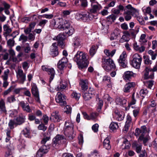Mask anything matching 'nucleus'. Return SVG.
<instances>
[{
	"label": "nucleus",
	"mask_w": 157,
	"mask_h": 157,
	"mask_svg": "<svg viewBox=\"0 0 157 157\" xmlns=\"http://www.w3.org/2000/svg\"><path fill=\"white\" fill-rule=\"evenodd\" d=\"M134 74L131 71H127L125 72L124 74L123 77L125 80H128L129 78L133 76Z\"/></svg>",
	"instance_id": "c756f323"
},
{
	"label": "nucleus",
	"mask_w": 157,
	"mask_h": 157,
	"mask_svg": "<svg viewBox=\"0 0 157 157\" xmlns=\"http://www.w3.org/2000/svg\"><path fill=\"white\" fill-rule=\"evenodd\" d=\"M66 38V36L64 33H60L56 37H55L53 38V40H57L60 44V45L61 46V47L62 48L64 47V45L62 41L64 40Z\"/></svg>",
	"instance_id": "4468645a"
},
{
	"label": "nucleus",
	"mask_w": 157,
	"mask_h": 157,
	"mask_svg": "<svg viewBox=\"0 0 157 157\" xmlns=\"http://www.w3.org/2000/svg\"><path fill=\"white\" fill-rule=\"evenodd\" d=\"M140 110V108L137 107L133 111V114L135 117H136L138 115Z\"/></svg>",
	"instance_id": "e2e57ef3"
},
{
	"label": "nucleus",
	"mask_w": 157,
	"mask_h": 157,
	"mask_svg": "<svg viewBox=\"0 0 157 157\" xmlns=\"http://www.w3.org/2000/svg\"><path fill=\"white\" fill-rule=\"evenodd\" d=\"M86 16V14H82L81 13H77L76 15V18L77 17H78L77 18V19H79L80 18L82 19L84 21L85 19L86 18V17L85 16Z\"/></svg>",
	"instance_id": "bf43d9fd"
},
{
	"label": "nucleus",
	"mask_w": 157,
	"mask_h": 157,
	"mask_svg": "<svg viewBox=\"0 0 157 157\" xmlns=\"http://www.w3.org/2000/svg\"><path fill=\"white\" fill-rule=\"evenodd\" d=\"M124 13L133 14L137 12L136 10L131 5L129 4L125 7L124 9Z\"/></svg>",
	"instance_id": "2eb2a0df"
},
{
	"label": "nucleus",
	"mask_w": 157,
	"mask_h": 157,
	"mask_svg": "<svg viewBox=\"0 0 157 157\" xmlns=\"http://www.w3.org/2000/svg\"><path fill=\"white\" fill-rule=\"evenodd\" d=\"M96 101L98 102V111H99L103 106V102L102 100L99 98L98 96L97 97Z\"/></svg>",
	"instance_id": "e433bc0d"
},
{
	"label": "nucleus",
	"mask_w": 157,
	"mask_h": 157,
	"mask_svg": "<svg viewBox=\"0 0 157 157\" xmlns=\"http://www.w3.org/2000/svg\"><path fill=\"white\" fill-rule=\"evenodd\" d=\"M98 114L97 113H92L90 114V119L94 120L98 116Z\"/></svg>",
	"instance_id": "338daca9"
},
{
	"label": "nucleus",
	"mask_w": 157,
	"mask_h": 157,
	"mask_svg": "<svg viewBox=\"0 0 157 157\" xmlns=\"http://www.w3.org/2000/svg\"><path fill=\"white\" fill-rule=\"evenodd\" d=\"M148 54L151 56V59L154 60L155 59L156 56L157 55V53H154V52L151 50H150L148 51Z\"/></svg>",
	"instance_id": "603ef678"
},
{
	"label": "nucleus",
	"mask_w": 157,
	"mask_h": 157,
	"mask_svg": "<svg viewBox=\"0 0 157 157\" xmlns=\"http://www.w3.org/2000/svg\"><path fill=\"white\" fill-rule=\"evenodd\" d=\"M17 77L19 82L21 84H23L26 80V74L24 73L23 70L19 68L17 72Z\"/></svg>",
	"instance_id": "1a4fd4ad"
},
{
	"label": "nucleus",
	"mask_w": 157,
	"mask_h": 157,
	"mask_svg": "<svg viewBox=\"0 0 157 157\" xmlns=\"http://www.w3.org/2000/svg\"><path fill=\"white\" fill-rule=\"evenodd\" d=\"M57 45V43H53L50 47V53L52 57H55L58 55L59 52Z\"/></svg>",
	"instance_id": "9b49d317"
},
{
	"label": "nucleus",
	"mask_w": 157,
	"mask_h": 157,
	"mask_svg": "<svg viewBox=\"0 0 157 157\" xmlns=\"http://www.w3.org/2000/svg\"><path fill=\"white\" fill-rule=\"evenodd\" d=\"M90 155L92 157H98L99 156L98 152L96 150H94L92 152Z\"/></svg>",
	"instance_id": "774afa93"
},
{
	"label": "nucleus",
	"mask_w": 157,
	"mask_h": 157,
	"mask_svg": "<svg viewBox=\"0 0 157 157\" xmlns=\"http://www.w3.org/2000/svg\"><path fill=\"white\" fill-rule=\"evenodd\" d=\"M16 100L14 95H11L10 96L7 97L6 101L7 102L11 103L13 102L16 101Z\"/></svg>",
	"instance_id": "c03bdc74"
},
{
	"label": "nucleus",
	"mask_w": 157,
	"mask_h": 157,
	"mask_svg": "<svg viewBox=\"0 0 157 157\" xmlns=\"http://www.w3.org/2000/svg\"><path fill=\"white\" fill-rule=\"evenodd\" d=\"M147 132V128L145 126H142L140 129L136 128V129L135 135L138 136L140 135L138 140L139 142L143 141L144 144L146 145L147 142L148 140V137H144L145 133Z\"/></svg>",
	"instance_id": "f257e3e1"
},
{
	"label": "nucleus",
	"mask_w": 157,
	"mask_h": 157,
	"mask_svg": "<svg viewBox=\"0 0 157 157\" xmlns=\"http://www.w3.org/2000/svg\"><path fill=\"white\" fill-rule=\"evenodd\" d=\"M22 133L26 137L29 138L31 137L30 135V130L27 128H25L22 131Z\"/></svg>",
	"instance_id": "4c0bfd02"
},
{
	"label": "nucleus",
	"mask_w": 157,
	"mask_h": 157,
	"mask_svg": "<svg viewBox=\"0 0 157 157\" xmlns=\"http://www.w3.org/2000/svg\"><path fill=\"white\" fill-rule=\"evenodd\" d=\"M104 147L107 150H109L111 148V145L110 144V142L109 138L107 137L105 138L103 143Z\"/></svg>",
	"instance_id": "7c9ffc66"
},
{
	"label": "nucleus",
	"mask_w": 157,
	"mask_h": 157,
	"mask_svg": "<svg viewBox=\"0 0 157 157\" xmlns=\"http://www.w3.org/2000/svg\"><path fill=\"white\" fill-rule=\"evenodd\" d=\"M0 110L2 113L6 114L7 111L5 106V103L4 100L1 99L0 100Z\"/></svg>",
	"instance_id": "a878e982"
},
{
	"label": "nucleus",
	"mask_w": 157,
	"mask_h": 157,
	"mask_svg": "<svg viewBox=\"0 0 157 157\" xmlns=\"http://www.w3.org/2000/svg\"><path fill=\"white\" fill-rule=\"evenodd\" d=\"M7 150L6 152L5 155V157H13V151L14 149L12 145H10L9 146H7Z\"/></svg>",
	"instance_id": "393cba45"
},
{
	"label": "nucleus",
	"mask_w": 157,
	"mask_h": 157,
	"mask_svg": "<svg viewBox=\"0 0 157 157\" xmlns=\"http://www.w3.org/2000/svg\"><path fill=\"white\" fill-rule=\"evenodd\" d=\"M74 60L76 62L78 67L82 69L84 67L83 65V62L87 60L86 55L82 52L78 51L75 55Z\"/></svg>",
	"instance_id": "f03ea898"
},
{
	"label": "nucleus",
	"mask_w": 157,
	"mask_h": 157,
	"mask_svg": "<svg viewBox=\"0 0 157 157\" xmlns=\"http://www.w3.org/2000/svg\"><path fill=\"white\" fill-rule=\"evenodd\" d=\"M50 119L54 122H59L62 120V119L59 115L58 112L56 111L52 113Z\"/></svg>",
	"instance_id": "ddd939ff"
},
{
	"label": "nucleus",
	"mask_w": 157,
	"mask_h": 157,
	"mask_svg": "<svg viewBox=\"0 0 157 157\" xmlns=\"http://www.w3.org/2000/svg\"><path fill=\"white\" fill-rule=\"evenodd\" d=\"M14 125L17 126L14 120H10L8 123V126L10 129H13L14 128Z\"/></svg>",
	"instance_id": "79ce46f5"
},
{
	"label": "nucleus",
	"mask_w": 157,
	"mask_h": 157,
	"mask_svg": "<svg viewBox=\"0 0 157 157\" xmlns=\"http://www.w3.org/2000/svg\"><path fill=\"white\" fill-rule=\"evenodd\" d=\"M95 93L94 90L91 88H89L87 92H83L82 95L84 100L85 101L90 100L95 95Z\"/></svg>",
	"instance_id": "0eeeda50"
},
{
	"label": "nucleus",
	"mask_w": 157,
	"mask_h": 157,
	"mask_svg": "<svg viewBox=\"0 0 157 157\" xmlns=\"http://www.w3.org/2000/svg\"><path fill=\"white\" fill-rule=\"evenodd\" d=\"M31 48L29 43L25 44L24 47V51L26 53H28L30 51Z\"/></svg>",
	"instance_id": "8fccbe9b"
},
{
	"label": "nucleus",
	"mask_w": 157,
	"mask_h": 157,
	"mask_svg": "<svg viewBox=\"0 0 157 157\" xmlns=\"http://www.w3.org/2000/svg\"><path fill=\"white\" fill-rule=\"evenodd\" d=\"M118 123L115 122H112L110 124L109 128L113 131H115L119 128Z\"/></svg>",
	"instance_id": "72a5a7b5"
},
{
	"label": "nucleus",
	"mask_w": 157,
	"mask_h": 157,
	"mask_svg": "<svg viewBox=\"0 0 157 157\" xmlns=\"http://www.w3.org/2000/svg\"><path fill=\"white\" fill-rule=\"evenodd\" d=\"M82 89L85 91L88 88V82L87 80H81L79 82Z\"/></svg>",
	"instance_id": "b1692460"
},
{
	"label": "nucleus",
	"mask_w": 157,
	"mask_h": 157,
	"mask_svg": "<svg viewBox=\"0 0 157 157\" xmlns=\"http://www.w3.org/2000/svg\"><path fill=\"white\" fill-rule=\"evenodd\" d=\"M91 6L92 8L90 11V13H95L102 8L101 6L98 3L96 5L91 4Z\"/></svg>",
	"instance_id": "aec40b11"
},
{
	"label": "nucleus",
	"mask_w": 157,
	"mask_h": 157,
	"mask_svg": "<svg viewBox=\"0 0 157 157\" xmlns=\"http://www.w3.org/2000/svg\"><path fill=\"white\" fill-rule=\"evenodd\" d=\"M132 122L131 117L129 115H128L126 117V121L125 124L130 125Z\"/></svg>",
	"instance_id": "6e6d98bb"
},
{
	"label": "nucleus",
	"mask_w": 157,
	"mask_h": 157,
	"mask_svg": "<svg viewBox=\"0 0 157 157\" xmlns=\"http://www.w3.org/2000/svg\"><path fill=\"white\" fill-rule=\"evenodd\" d=\"M101 25L102 26L101 29L103 30L102 32L105 33H108L109 24L106 21H102Z\"/></svg>",
	"instance_id": "412c9836"
},
{
	"label": "nucleus",
	"mask_w": 157,
	"mask_h": 157,
	"mask_svg": "<svg viewBox=\"0 0 157 157\" xmlns=\"http://www.w3.org/2000/svg\"><path fill=\"white\" fill-rule=\"evenodd\" d=\"M67 84L65 81H61L59 84L56 90L57 91H63L67 86Z\"/></svg>",
	"instance_id": "4be33fe9"
},
{
	"label": "nucleus",
	"mask_w": 157,
	"mask_h": 157,
	"mask_svg": "<svg viewBox=\"0 0 157 157\" xmlns=\"http://www.w3.org/2000/svg\"><path fill=\"white\" fill-rule=\"evenodd\" d=\"M91 13H88L87 14H86V16H85L86 17L84 21H89L90 20H92L94 17V15H92Z\"/></svg>",
	"instance_id": "37998d69"
},
{
	"label": "nucleus",
	"mask_w": 157,
	"mask_h": 157,
	"mask_svg": "<svg viewBox=\"0 0 157 157\" xmlns=\"http://www.w3.org/2000/svg\"><path fill=\"white\" fill-rule=\"evenodd\" d=\"M65 139L64 136L62 135H58L53 140V142L55 144H59L62 140Z\"/></svg>",
	"instance_id": "cd10ccee"
},
{
	"label": "nucleus",
	"mask_w": 157,
	"mask_h": 157,
	"mask_svg": "<svg viewBox=\"0 0 157 157\" xmlns=\"http://www.w3.org/2000/svg\"><path fill=\"white\" fill-rule=\"evenodd\" d=\"M65 112L69 114L71 113L72 111V108L69 105H67L66 106L65 108Z\"/></svg>",
	"instance_id": "680f3d73"
},
{
	"label": "nucleus",
	"mask_w": 157,
	"mask_h": 157,
	"mask_svg": "<svg viewBox=\"0 0 157 157\" xmlns=\"http://www.w3.org/2000/svg\"><path fill=\"white\" fill-rule=\"evenodd\" d=\"M81 96L80 94L77 93L75 92H73L71 95L72 98H75L76 100H78Z\"/></svg>",
	"instance_id": "a19ab883"
},
{
	"label": "nucleus",
	"mask_w": 157,
	"mask_h": 157,
	"mask_svg": "<svg viewBox=\"0 0 157 157\" xmlns=\"http://www.w3.org/2000/svg\"><path fill=\"white\" fill-rule=\"evenodd\" d=\"M48 22V20H42L39 22L38 25L41 27H44Z\"/></svg>",
	"instance_id": "0e129e2a"
},
{
	"label": "nucleus",
	"mask_w": 157,
	"mask_h": 157,
	"mask_svg": "<svg viewBox=\"0 0 157 157\" xmlns=\"http://www.w3.org/2000/svg\"><path fill=\"white\" fill-rule=\"evenodd\" d=\"M32 93L34 95H36L37 94H39L37 87L36 85L33 84L31 88Z\"/></svg>",
	"instance_id": "58836bf2"
},
{
	"label": "nucleus",
	"mask_w": 157,
	"mask_h": 157,
	"mask_svg": "<svg viewBox=\"0 0 157 157\" xmlns=\"http://www.w3.org/2000/svg\"><path fill=\"white\" fill-rule=\"evenodd\" d=\"M135 84L133 82H128L124 86V91L125 92H128L130 89L132 88L135 86Z\"/></svg>",
	"instance_id": "c85d7f7f"
},
{
	"label": "nucleus",
	"mask_w": 157,
	"mask_h": 157,
	"mask_svg": "<svg viewBox=\"0 0 157 157\" xmlns=\"http://www.w3.org/2000/svg\"><path fill=\"white\" fill-rule=\"evenodd\" d=\"M49 148V147L48 146L43 145L39 149V150H40L44 154H45L47 153Z\"/></svg>",
	"instance_id": "ea45409f"
},
{
	"label": "nucleus",
	"mask_w": 157,
	"mask_h": 157,
	"mask_svg": "<svg viewBox=\"0 0 157 157\" xmlns=\"http://www.w3.org/2000/svg\"><path fill=\"white\" fill-rule=\"evenodd\" d=\"M115 102L117 105H123L126 104L127 100L123 97L117 96L116 98Z\"/></svg>",
	"instance_id": "6ab92c4d"
},
{
	"label": "nucleus",
	"mask_w": 157,
	"mask_h": 157,
	"mask_svg": "<svg viewBox=\"0 0 157 157\" xmlns=\"http://www.w3.org/2000/svg\"><path fill=\"white\" fill-rule=\"evenodd\" d=\"M98 124H95L92 126V129L94 132H96L98 131Z\"/></svg>",
	"instance_id": "69168bd1"
},
{
	"label": "nucleus",
	"mask_w": 157,
	"mask_h": 157,
	"mask_svg": "<svg viewBox=\"0 0 157 157\" xmlns=\"http://www.w3.org/2000/svg\"><path fill=\"white\" fill-rule=\"evenodd\" d=\"M70 22L68 21H65L62 25V28L65 30L66 34L69 36L72 35L75 32L74 29L70 25Z\"/></svg>",
	"instance_id": "39448f33"
},
{
	"label": "nucleus",
	"mask_w": 157,
	"mask_h": 157,
	"mask_svg": "<svg viewBox=\"0 0 157 157\" xmlns=\"http://www.w3.org/2000/svg\"><path fill=\"white\" fill-rule=\"evenodd\" d=\"M47 128V127L45 126L43 124H39L38 127V129L39 130H42L43 131H45Z\"/></svg>",
	"instance_id": "13d9d810"
},
{
	"label": "nucleus",
	"mask_w": 157,
	"mask_h": 157,
	"mask_svg": "<svg viewBox=\"0 0 157 157\" xmlns=\"http://www.w3.org/2000/svg\"><path fill=\"white\" fill-rule=\"evenodd\" d=\"M81 40L79 37L78 36H76L73 39V45L75 48H77L81 45Z\"/></svg>",
	"instance_id": "5701e85b"
},
{
	"label": "nucleus",
	"mask_w": 157,
	"mask_h": 157,
	"mask_svg": "<svg viewBox=\"0 0 157 157\" xmlns=\"http://www.w3.org/2000/svg\"><path fill=\"white\" fill-rule=\"evenodd\" d=\"M124 145V149H128L130 146V144L129 142L127 140L124 139L123 141V145Z\"/></svg>",
	"instance_id": "de8ad7c7"
},
{
	"label": "nucleus",
	"mask_w": 157,
	"mask_h": 157,
	"mask_svg": "<svg viewBox=\"0 0 157 157\" xmlns=\"http://www.w3.org/2000/svg\"><path fill=\"white\" fill-rule=\"evenodd\" d=\"M14 38L10 39L7 40V44L10 48L13 46L14 44Z\"/></svg>",
	"instance_id": "49530a36"
},
{
	"label": "nucleus",
	"mask_w": 157,
	"mask_h": 157,
	"mask_svg": "<svg viewBox=\"0 0 157 157\" xmlns=\"http://www.w3.org/2000/svg\"><path fill=\"white\" fill-rule=\"evenodd\" d=\"M144 63L148 65H151L152 63V61L150 60V58L144 56Z\"/></svg>",
	"instance_id": "3c124183"
},
{
	"label": "nucleus",
	"mask_w": 157,
	"mask_h": 157,
	"mask_svg": "<svg viewBox=\"0 0 157 157\" xmlns=\"http://www.w3.org/2000/svg\"><path fill=\"white\" fill-rule=\"evenodd\" d=\"M116 120L118 121H121L124 118V115L122 113H120L118 111H115L114 112Z\"/></svg>",
	"instance_id": "bb28decb"
},
{
	"label": "nucleus",
	"mask_w": 157,
	"mask_h": 157,
	"mask_svg": "<svg viewBox=\"0 0 157 157\" xmlns=\"http://www.w3.org/2000/svg\"><path fill=\"white\" fill-rule=\"evenodd\" d=\"M27 36H25L24 34H22L20 36L19 39V41H21L22 40V42L23 43L27 41Z\"/></svg>",
	"instance_id": "5fc2aeb1"
},
{
	"label": "nucleus",
	"mask_w": 157,
	"mask_h": 157,
	"mask_svg": "<svg viewBox=\"0 0 157 157\" xmlns=\"http://www.w3.org/2000/svg\"><path fill=\"white\" fill-rule=\"evenodd\" d=\"M68 61L66 57H63L59 61L57 65V67L60 70H63L66 66Z\"/></svg>",
	"instance_id": "9d476101"
},
{
	"label": "nucleus",
	"mask_w": 157,
	"mask_h": 157,
	"mask_svg": "<svg viewBox=\"0 0 157 157\" xmlns=\"http://www.w3.org/2000/svg\"><path fill=\"white\" fill-rule=\"evenodd\" d=\"M42 69L44 71L48 72L49 75H51L49 79V82H51L53 79L55 74V71L53 68H48L45 66H43Z\"/></svg>",
	"instance_id": "f8f14e48"
},
{
	"label": "nucleus",
	"mask_w": 157,
	"mask_h": 157,
	"mask_svg": "<svg viewBox=\"0 0 157 157\" xmlns=\"http://www.w3.org/2000/svg\"><path fill=\"white\" fill-rule=\"evenodd\" d=\"M9 72L10 70L8 69H7L4 71V75L2 76L3 79L7 80Z\"/></svg>",
	"instance_id": "09e8293b"
},
{
	"label": "nucleus",
	"mask_w": 157,
	"mask_h": 157,
	"mask_svg": "<svg viewBox=\"0 0 157 157\" xmlns=\"http://www.w3.org/2000/svg\"><path fill=\"white\" fill-rule=\"evenodd\" d=\"M142 60V58L141 56L137 53H136L133 56L131 64L135 68L139 69L140 67Z\"/></svg>",
	"instance_id": "20e7f679"
},
{
	"label": "nucleus",
	"mask_w": 157,
	"mask_h": 157,
	"mask_svg": "<svg viewBox=\"0 0 157 157\" xmlns=\"http://www.w3.org/2000/svg\"><path fill=\"white\" fill-rule=\"evenodd\" d=\"M149 71H150V70L147 67H146L144 71V78L145 79L148 78Z\"/></svg>",
	"instance_id": "864d4df0"
},
{
	"label": "nucleus",
	"mask_w": 157,
	"mask_h": 157,
	"mask_svg": "<svg viewBox=\"0 0 157 157\" xmlns=\"http://www.w3.org/2000/svg\"><path fill=\"white\" fill-rule=\"evenodd\" d=\"M4 31L5 32L4 33V35L5 36H7L9 35L12 31V29L10 27V26L7 25H5L3 26Z\"/></svg>",
	"instance_id": "2f4dec72"
},
{
	"label": "nucleus",
	"mask_w": 157,
	"mask_h": 157,
	"mask_svg": "<svg viewBox=\"0 0 157 157\" xmlns=\"http://www.w3.org/2000/svg\"><path fill=\"white\" fill-rule=\"evenodd\" d=\"M97 50V47L92 46L90 49L89 52L91 56H93L95 54Z\"/></svg>",
	"instance_id": "a18cd8bd"
},
{
	"label": "nucleus",
	"mask_w": 157,
	"mask_h": 157,
	"mask_svg": "<svg viewBox=\"0 0 157 157\" xmlns=\"http://www.w3.org/2000/svg\"><path fill=\"white\" fill-rule=\"evenodd\" d=\"M19 105L22 108L23 111L28 113H30L32 112L29 105L27 103H25L24 101H22L20 102Z\"/></svg>",
	"instance_id": "f3484780"
},
{
	"label": "nucleus",
	"mask_w": 157,
	"mask_h": 157,
	"mask_svg": "<svg viewBox=\"0 0 157 157\" xmlns=\"http://www.w3.org/2000/svg\"><path fill=\"white\" fill-rule=\"evenodd\" d=\"M127 56L126 52L123 51L118 59V62L119 65L123 68H125L126 67L127 63L126 60V58Z\"/></svg>",
	"instance_id": "6e6552de"
},
{
	"label": "nucleus",
	"mask_w": 157,
	"mask_h": 157,
	"mask_svg": "<svg viewBox=\"0 0 157 157\" xmlns=\"http://www.w3.org/2000/svg\"><path fill=\"white\" fill-rule=\"evenodd\" d=\"M103 81L104 82H107L109 83V84L107 85L108 87H109L110 84V79L109 77H108L107 76H104L103 77Z\"/></svg>",
	"instance_id": "4d7b16f0"
},
{
	"label": "nucleus",
	"mask_w": 157,
	"mask_h": 157,
	"mask_svg": "<svg viewBox=\"0 0 157 157\" xmlns=\"http://www.w3.org/2000/svg\"><path fill=\"white\" fill-rule=\"evenodd\" d=\"M132 146L138 153L140 152L141 149V145L138 144L136 142H134L132 144Z\"/></svg>",
	"instance_id": "f704fd0d"
},
{
	"label": "nucleus",
	"mask_w": 157,
	"mask_h": 157,
	"mask_svg": "<svg viewBox=\"0 0 157 157\" xmlns=\"http://www.w3.org/2000/svg\"><path fill=\"white\" fill-rule=\"evenodd\" d=\"M148 93V91L146 89L141 90L140 92V95L143 97H144L145 95H147Z\"/></svg>",
	"instance_id": "052dcab7"
},
{
	"label": "nucleus",
	"mask_w": 157,
	"mask_h": 157,
	"mask_svg": "<svg viewBox=\"0 0 157 157\" xmlns=\"http://www.w3.org/2000/svg\"><path fill=\"white\" fill-rule=\"evenodd\" d=\"M116 16L113 14H112L108 16L106 19V21L109 24L112 23L116 20Z\"/></svg>",
	"instance_id": "473e14b6"
},
{
	"label": "nucleus",
	"mask_w": 157,
	"mask_h": 157,
	"mask_svg": "<svg viewBox=\"0 0 157 157\" xmlns=\"http://www.w3.org/2000/svg\"><path fill=\"white\" fill-rule=\"evenodd\" d=\"M102 66L107 72L109 71L112 69H114L116 67L113 61L110 58L102 59Z\"/></svg>",
	"instance_id": "7ed1b4c3"
},
{
	"label": "nucleus",
	"mask_w": 157,
	"mask_h": 157,
	"mask_svg": "<svg viewBox=\"0 0 157 157\" xmlns=\"http://www.w3.org/2000/svg\"><path fill=\"white\" fill-rule=\"evenodd\" d=\"M73 127L71 126L70 128H64V133L65 135L70 139L73 138L72 134Z\"/></svg>",
	"instance_id": "a211bd4d"
},
{
	"label": "nucleus",
	"mask_w": 157,
	"mask_h": 157,
	"mask_svg": "<svg viewBox=\"0 0 157 157\" xmlns=\"http://www.w3.org/2000/svg\"><path fill=\"white\" fill-rule=\"evenodd\" d=\"M66 99V97L64 94L58 92L56 95L55 100L60 106H65L67 104Z\"/></svg>",
	"instance_id": "423d86ee"
},
{
	"label": "nucleus",
	"mask_w": 157,
	"mask_h": 157,
	"mask_svg": "<svg viewBox=\"0 0 157 157\" xmlns=\"http://www.w3.org/2000/svg\"><path fill=\"white\" fill-rule=\"evenodd\" d=\"M25 116L22 114L21 113L16 117L15 121L17 125H20L25 122Z\"/></svg>",
	"instance_id": "dca6fc26"
},
{
	"label": "nucleus",
	"mask_w": 157,
	"mask_h": 157,
	"mask_svg": "<svg viewBox=\"0 0 157 157\" xmlns=\"http://www.w3.org/2000/svg\"><path fill=\"white\" fill-rule=\"evenodd\" d=\"M116 52V49H113L112 51H110L108 49H105L104 51V53L107 56L111 57L113 56L115 54Z\"/></svg>",
	"instance_id": "c9c22d12"
}]
</instances>
